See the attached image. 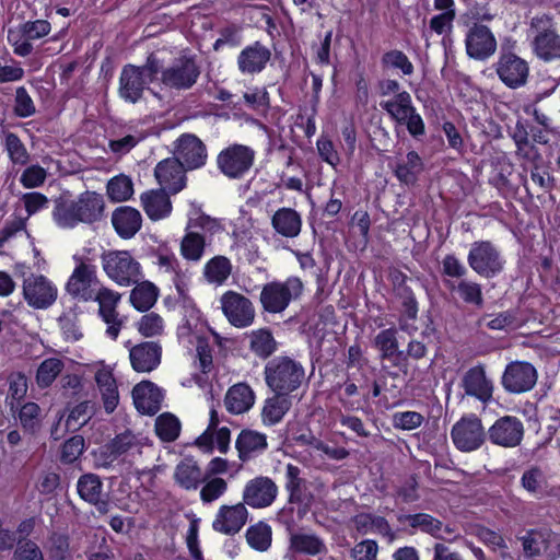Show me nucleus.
I'll return each mask as SVG.
<instances>
[{
    "label": "nucleus",
    "mask_w": 560,
    "mask_h": 560,
    "mask_svg": "<svg viewBox=\"0 0 560 560\" xmlns=\"http://www.w3.org/2000/svg\"><path fill=\"white\" fill-rule=\"evenodd\" d=\"M278 494V487L268 477H256L249 480L243 491V501L254 509L270 506Z\"/></svg>",
    "instance_id": "20"
},
{
    "label": "nucleus",
    "mask_w": 560,
    "mask_h": 560,
    "mask_svg": "<svg viewBox=\"0 0 560 560\" xmlns=\"http://www.w3.org/2000/svg\"><path fill=\"white\" fill-rule=\"evenodd\" d=\"M467 260L476 273L488 279L495 277L504 268L500 252L489 241L474 242Z\"/></svg>",
    "instance_id": "8"
},
{
    "label": "nucleus",
    "mask_w": 560,
    "mask_h": 560,
    "mask_svg": "<svg viewBox=\"0 0 560 560\" xmlns=\"http://www.w3.org/2000/svg\"><path fill=\"white\" fill-rule=\"evenodd\" d=\"M336 387L343 390L339 396V402L346 410L355 411L361 408L360 402L350 399L359 394V387L349 376L342 384L338 383Z\"/></svg>",
    "instance_id": "59"
},
{
    "label": "nucleus",
    "mask_w": 560,
    "mask_h": 560,
    "mask_svg": "<svg viewBox=\"0 0 560 560\" xmlns=\"http://www.w3.org/2000/svg\"><path fill=\"white\" fill-rule=\"evenodd\" d=\"M199 75L200 69L196 61L182 57L162 71L161 82L170 89L188 90L197 82Z\"/></svg>",
    "instance_id": "11"
},
{
    "label": "nucleus",
    "mask_w": 560,
    "mask_h": 560,
    "mask_svg": "<svg viewBox=\"0 0 560 560\" xmlns=\"http://www.w3.org/2000/svg\"><path fill=\"white\" fill-rule=\"evenodd\" d=\"M248 545L258 551H266L272 540L271 527L262 522L250 526L246 532Z\"/></svg>",
    "instance_id": "49"
},
{
    "label": "nucleus",
    "mask_w": 560,
    "mask_h": 560,
    "mask_svg": "<svg viewBox=\"0 0 560 560\" xmlns=\"http://www.w3.org/2000/svg\"><path fill=\"white\" fill-rule=\"evenodd\" d=\"M9 392L7 396V404L10 410L18 408L21 400L26 396L27 393V378L22 372L11 373L8 377Z\"/></svg>",
    "instance_id": "53"
},
{
    "label": "nucleus",
    "mask_w": 560,
    "mask_h": 560,
    "mask_svg": "<svg viewBox=\"0 0 560 560\" xmlns=\"http://www.w3.org/2000/svg\"><path fill=\"white\" fill-rule=\"evenodd\" d=\"M105 202L101 194L84 191L78 199L59 198L55 201L52 218L63 229H73L79 223L91 224L102 219Z\"/></svg>",
    "instance_id": "1"
},
{
    "label": "nucleus",
    "mask_w": 560,
    "mask_h": 560,
    "mask_svg": "<svg viewBox=\"0 0 560 560\" xmlns=\"http://www.w3.org/2000/svg\"><path fill=\"white\" fill-rule=\"evenodd\" d=\"M166 191L161 188L141 195V205L151 220H160L171 213L172 202Z\"/></svg>",
    "instance_id": "32"
},
{
    "label": "nucleus",
    "mask_w": 560,
    "mask_h": 560,
    "mask_svg": "<svg viewBox=\"0 0 560 560\" xmlns=\"http://www.w3.org/2000/svg\"><path fill=\"white\" fill-rule=\"evenodd\" d=\"M20 421L22 429L31 434L35 435L42 429L44 415L42 408L33 401L19 404L18 408L10 410Z\"/></svg>",
    "instance_id": "35"
},
{
    "label": "nucleus",
    "mask_w": 560,
    "mask_h": 560,
    "mask_svg": "<svg viewBox=\"0 0 560 560\" xmlns=\"http://www.w3.org/2000/svg\"><path fill=\"white\" fill-rule=\"evenodd\" d=\"M529 31L533 35L530 48L538 59L546 62L560 60V34L551 14L541 13L532 18Z\"/></svg>",
    "instance_id": "3"
},
{
    "label": "nucleus",
    "mask_w": 560,
    "mask_h": 560,
    "mask_svg": "<svg viewBox=\"0 0 560 560\" xmlns=\"http://www.w3.org/2000/svg\"><path fill=\"white\" fill-rule=\"evenodd\" d=\"M521 483L526 491L538 493L545 485V475L539 467H530L523 472Z\"/></svg>",
    "instance_id": "62"
},
{
    "label": "nucleus",
    "mask_w": 560,
    "mask_h": 560,
    "mask_svg": "<svg viewBox=\"0 0 560 560\" xmlns=\"http://www.w3.org/2000/svg\"><path fill=\"white\" fill-rule=\"evenodd\" d=\"M247 516L248 511L244 502L235 505H222L217 513L212 527L219 533L233 535L245 525Z\"/></svg>",
    "instance_id": "23"
},
{
    "label": "nucleus",
    "mask_w": 560,
    "mask_h": 560,
    "mask_svg": "<svg viewBox=\"0 0 560 560\" xmlns=\"http://www.w3.org/2000/svg\"><path fill=\"white\" fill-rule=\"evenodd\" d=\"M423 171V163L416 151L407 153L406 161L398 162L394 168L398 180L405 185H413Z\"/></svg>",
    "instance_id": "40"
},
{
    "label": "nucleus",
    "mask_w": 560,
    "mask_h": 560,
    "mask_svg": "<svg viewBox=\"0 0 560 560\" xmlns=\"http://www.w3.org/2000/svg\"><path fill=\"white\" fill-rule=\"evenodd\" d=\"M524 435L522 421L513 416H504L494 421L488 429V438L491 443L503 447L520 445Z\"/></svg>",
    "instance_id": "19"
},
{
    "label": "nucleus",
    "mask_w": 560,
    "mask_h": 560,
    "mask_svg": "<svg viewBox=\"0 0 560 560\" xmlns=\"http://www.w3.org/2000/svg\"><path fill=\"white\" fill-rule=\"evenodd\" d=\"M267 386L279 394L290 395L298 390L305 380V370L301 362L281 355L270 360L264 370Z\"/></svg>",
    "instance_id": "2"
},
{
    "label": "nucleus",
    "mask_w": 560,
    "mask_h": 560,
    "mask_svg": "<svg viewBox=\"0 0 560 560\" xmlns=\"http://www.w3.org/2000/svg\"><path fill=\"white\" fill-rule=\"evenodd\" d=\"M460 387L467 396L476 398L483 405L493 398V382L487 376L483 364H477L468 369L462 376Z\"/></svg>",
    "instance_id": "18"
},
{
    "label": "nucleus",
    "mask_w": 560,
    "mask_h": 560,
    "mask_svg": "<svg viewBox=\"0 0 560 560\" xmlns=\"http://www.w3.org/2000/svg\"><path fill=\"white\" fill-rule=\"evenodd\" d=\"M455 446L462 452L478 450L486 441V432L481 420L476 416L463 417L451 431Z\"/></svg>",
    "instance_id": "10"
},
{
    "label": "nucleus",
    "mask_w": 560,
    "mask_h": 560,
    "mask_svg": "<svg viewBox=\"0 0 560 560\" xmlns=\"http://www.w3.org/2000/svg\"><path fill=\"white\" fill-rule=\"evenodd\" d=\"M270 57V50L261 43L255 42L241 51L237 58V66L243 73H258L265 69Z\"/></svg>",
    "instance_id": "27"
},
{
    "label": "nucleus",
    "mask_w": 560,
    "mask_h": 560,
    "mask_svg": "<svg viewBox=\"0 0 560 560\" xmlns=\"http://www.w3.org/2000/svg\"><path fill=\"white\" fill-rule=\"evenodd\" d=\"M235 447L240 459L247 462L267 450V436L256 430L244 429L236 439Z\"/></svg>",
    "instance_id": "28"
},
{
    "label": "nucleus",
    "mask_w": 560,
    "mask_h": 560,
    "mask_svg": "<svg viewBox=\"0 0 560 560\" xmlns=\"http://www.w3.org/2000/svg\"><path fill=\"white\" fill-rule=\"evenodd\" d=\"M381 107L399 124L405 122L415 109L411 103V96L406 91L397 93L393 100L382 102Z\"/></svg>",
    "instance_id": "43"
},
{
    "label": "nucleus",
    "mask_w": 560,
    "mask_h": 560,
    "mask_svg": "<svg viewBox=\"0 0 560 560\" xmlns=\"http://www.w3.org/2000/svg\"><path fill=\"white\" fill-rule=\"evenodd\" d=\"M136 408L147 415H154L160 410L163 400L161 389L150 381H142L132 389Z\"/></svg>",
    "instance_id": "26"
},
{
    "label": "nucleus",
    "mask_w": 560,
    "mask_h": 560,
    "mask_svg": "<svg viewBox=\"0 0 560 560\" xmlns=\"http://www.w3.org/2000/svg\"><path fill=\"white\" fill-rule=\"evenodd\" d=\"M271 225L277 233L284 237H295L300 234L302 219L298 211L292 208H281L275 212Z\"/></svg>",
    "instance_id": "34"
},
{
    "label": "nucleus",
    "mask_w": 560,
    "mask_h": 560,
    "mask_svg": "<svg viewBox=\"0 0 560 560\" xmlns=\"http://www.w3.org/2000/svg\"><path fill=\"white\" fill-rule=\"evenodd\" d=\"M163 319L156 313H148L138 323V330L144 337H154L163 332Z\"/></svg>",
    "instance_id": "57"
},
{
    "label": "nucleus",
    "mask_w": 560,
    "mask_h": 560,
    "mask_svg": "<svg viewBox=\"0 0 560 560\" xmlns=\"http://www.w3.org/2000/svg\"><path fill=\"white\" fill-rule=\"evenodd\" d=\"M494 67L498 77L508 88L517 89L527 82L528 63L514 52L502 51Z\"/></svg>",
    "instance_id": "13"
},
{
    "label": "nucleus",
    "mask_w": 560,
    "mask_h": 560,
    "mask_svg": "<svg viewBox=\"0 0 560 560\" xmlns=\"http://www.w3.org/2000/svg\"><path fill=\"white\" fill-rule=\"evenodd\" d=\"M292 407V397L287 394L273 393L265 400L261 409V421L265 425L279 423Z\"/></svg>",
    "instance_id": "33"
},
{
    "label": "nucleus",
    "mask_w": 560,
    "mask_h": 560,
    "mask_svg": "<svg viewBox=\"0 0 560 560\" xmlns=\"http://www.w3.org/2000/svg\"><path fill=\"white\" fill-rule=\"evenodd\" d=\"M550 533L532 529L521 537L525 557L535 558L548 551Z\"/></svg>",
    "instance_id": "44"
},
{
    "label": "nucleus",
    "mask_w": 560,
    "mask_h": 560,
    "mask_svg": "<svg viewBox=\"0 0 560 560\" xmlns=\"http://www.w3.org/2000/svg\"><path fill=\"white\" fill-rule=\"evenodd\" d=\"M23 296L31 307L45 310L56 302L58 289L45 276L31 273L23 281Z\"/></svg>",
    "instance_id": "9"
},
{
    "label": "nucleus",
    "mask_w": 560,
    "mask_h": 560,
    "mask_svg": "<svg viewBox=\"0 0 560 560\" xmlns=\"http://www.w3.org/2000/svg\"><path fill=\"white\" fill-rule=\"evenodd\" d=\"M220 301L225 317L234 327L245 328L254 323V305L252 301L243 294L228 291L221 296Z\"/></svg>",
    "instance_id": "12"
},
{
    "label": "nucleus",
    "mask_w": 560,
    "mask_h": 560,
    "mask_svg": "<svg viewBox=\"0 0 560 560\" xmlns=\"http://www.w3.org/2000/svg\"><path fill=\"white\" fill-rule=\"evenodd\" d=\"M303 282L298 277H290L285 281H272L262 287L260 303L267 313L283 312L291 301L298 299L303 292Z\"/></svg>",
    "instance_id": "5"
},
{
    "label": "nucleus",
    "mask_w": 560,
    "mask_h": 560,
    "mask_svg": "<svg viewBox=\"0 0 560 560\" xmlns=\"http://www.w3.org/2000/svg\"><path fill=\"white\" fill-rule=\"evenodd\" d=\"M397 520L400 524H407L413 529H420L436 539H446V537L442 535L443 523L430 514L417 513L399 515Z\"/></svg>",
    "instance_id": "37"
},
{
    "label": "nucleus",
    "mask_w": 560,
    "mask_h": 560,
    "mask_svg": "<svg viewBox=\"0 0 560 560\" xmlns=\"http://www.w3.org/2000/svg\"><path fill=\"white\" fill-rule=\"evenodd\" d=\"M101 262L105 275L117 285L130 287L142 278L141 265L129 250H105Z\"/></svg>",
    "instance_id": "4"
},
{
    "label": "nucleus",
    "mask_w": 560,
    "mask_h": 560,
    "mask_svg": "<svg viewBox=\"0 0 560 560\" xmlns=\"http://www.w3.org/2000/svg\"><path fill=\"white\" fill-rule=\"evenodd\" d=\"M423 422V416L416 411L397 412L393 416V424L396 429L413 430Z\"/></svg>",
    "instance_id": "64"
},
{
    "label": "nucleus",
    "mask_w": 560,
    "mask_h": 560,
    "mask_svg": "<svg viewBox=\"0 0 560 560\" xmlns=\"http://www.w3.org/2000/svg\"><path fill=\"white\" fill-rule=\"evenodd\" d=\"M4 144L9 158L14 164L24 165L28 161V153L15 133L8 132L4 136Z\"/></svg>",
    "instance_id": "56"
},
{
    "label": "nucleus",
    "mask_w": 560,
    "mask_h": 560,
    "mask_svg": "<svg viewBox=\"0 0 560 560\" xmlns=\"http://www.w3.org/2000/svg\"><path fill=\"white\" fill-rule=\"evenodd\" d=\"M255 402V394L246 383H237L229 388L224 404L226 410L234 415L248 411Z\"/></svg>",
    "instance_id": "31"
},
{
    "label": "nucleus",
    "mask_w": 560,
    "mask_h": 560,
    "mask_svg": "<svg viewBox=\"0 0 560 560\" xmlns=\"http://www.w3.org/2000/svg\"><path fill=\"white\" fill-rule=\"evenodd\" d=\"M374 346L380 351V357L383 360L393 361L402 355V351L399 350L397 330L395 328L381 330L374 338Z\"/></svg>",
    "instance_id": "41"
},
{
    "label": "nucleus",
    "mask_w": 560,
    "mask_h": 560,
    "mask_svg": "<svg viewBox=\"0 0 560 560\" xmlns=\"http://www.w3.org/2000/svg\"><path fill=\"white\" fill-rule=\"evenodd\" d=\"M467 55L476 60H486L497 50V39L491 30L480 23H474L466 34Z\"/></svg>",
    "instance_id": "16"
},
{
    "label": "nucleus",
    "mask_w": 560,
    "mask_h": 560,
    "mask_svg": "<svg viewBox=\"0 0 560 560\" xmlns=\"http://www.w3.org/2000/svg\"><path fill=\"white\" fill-rule=\"evenodd\" d=\"M73 259L77 265L66 283V291L75 300L92 301L101 285L96 266L80 256H74Z\"/></svg>",
    "instance_id": "6"
},
{
    "label": "nucleus",
    "mask_w": 560,
    "mask_h": 560,
    "mask_svg": "<svg viewBox=\"0 0 560 560\" xmlns=\"http://www.w3.org/2000/svg\"><path fill=\"white\" fill-rule=\"evenodd\" d=\"M175 481L186 490H195L205 480L200 467L191 458H184L174 471Z\"/></svg>",
    "instance_id": "38"
},
{
    "label": "nucleus",
    "mask_w": 560,
    "mask_h": 560,
    "mask_svg": "<svg viewBox=\"0 0 560 560\" xmlns=\"http://www.w3.org/2000/svg\"><path fill=\"white\" fill-rule=\"evenodd\" d=\"M378 544L373 539H363L355 544L350 550L353 560H376Z\"/></svg>",
    "instance_id": "63"
},
{
    "label": "nucleus",
    "mask_w": 560,
    "mask_h": 560,
    "mask_svg": "<svg viewBox=\"0 0 560 560\" xmlns=\"http://www.w3.org/2000/svg\"><path fill=\"white\" fill-rule=\"evenodd\" d=\"M446 287L451 291H456L459 298L468 304H471L476 307H481L483 305V295L481 285L474 281L460 280L457 284L453 281H445Z\"/></svg>",
    "instance_id": "46"
},
{
    "label": "nucleus",
    "mask_w": 560,
    "mask_h": 560,
    "mask_svg": "<svg viewBox=\"0 0 560 560\" xmlns=\"http://www.w3.org/2000/svg\"><path fill=\"white\" fill-rule=\"evenodd\" d=\"M249 350L260 359H268L277 351V341L268 328L253 330L249 335Z\"/></svg>",
    "instance_id": "39"
},
{
    "label": "nucleus",
    "mask_w": 560,
    "mask_h": 560,
    "mask_svg": "<svg viewBox=\"0 0 560 560\" xmlns=\"http://www.w3.org/2000/svg\"><path fill=\"white\" fill-rule=\"evenodd\" d=\"M109 442L112 450L119 457L126 455L136 459L137 456H142L147 451H151V445L147 439L133 434L130 430L117 434Z\"/></svg>",
    "instance_id": "29"
},
{
    "label": "nucleus",
    "mask_w": 560,
    "mask_h": 560,
    "mask_svg": "<svg viewBox=\"0 0 560 560\" xmlns=\"http://www.w3.org/2000/svg\"><path fill=\"white\" fill-rule=\"evenodd\" d=\"M186 170H196L207 162V149L203 142L192 133L182 135L175 142V156Z\"/></svg>",
    "instance_id": "17"
},
{
    "label": "nucleus",
    "mask_w": 560,
    "mask_h": 560,
    "mask_svg": "<svg viewBox=\"0 0 560 560\" xmlns=\"http://www.w3.org/2000/svg\"><path fill=\"white\" fill-rule=\"evenodd\" d=\"M148 84L140 68L129 63L121 69L118 94L125 102L136 104L142 98Z\"/></svg>",
    "instance_id": "21"
},
{
    "label": "nucleus",
    "mask_w": 560,
    "mask_h": 560,
    "mask_svg": "<svg viewBox=\"0 0 560 560\" xmlns=\"http://www.w3.org/2000/svg\"><path fill=\"white\" fill-rule=\"evenodd\" d=\"M94 415V404L89 400L75 405L67 418L66 425L70 430H78L89 422Z\"/></svg>",
    "instance_id": "55"
},
{
    "label": "nucleus",
    "mask_w": 560,
    "mask_h": 560,
    "mask_svg": "<svg viewBox=\"0 0 560 560\" xmlns=\"http://www.w3.org/2000/svg\"><path fill=\"white\" fill-rule=\"evenodd\" d=\"M162 348L153 341L141 342L129 351L131 366L135 371L151 372L161 363Z\"/></svg>",
    "instance_id": "24"
},
{
    "label": "nucleus",
    "mask_w": 560,
    "mask_h": 560,
    "mask_svg": "<svg viewBox=\"0 0 560 560\" xmlns=\"http://www.w3.org/2000/svg\"><path fill=\"white\" fill-rule=\"evenodd\" d=\"M133 194V184L130 177L121 174L107 183V195L110 200L121 202L128 200Z\"/></svg>",
    "instance_id": "54"
},
{
    "label": "nucleus",
    "mask_w": 560,
    "mask_h": 560,
    "mask_svg": "<svg viewBox=\"0 0 560 560\" xmlns=\"http://www.w3.org/2000/svg\"><path fill=\"white\" fill-rule=\"evenodd\" d=\"M155 432L164 442L175 441L180 433V422L170 412L160 415L155 420Z\"/></svg>",
    "instance_id": "52"
},
{
    "label": "nucleus",
    "mask_w": 560,
    "mask_h": 560,
    "mask_svg": "<svg viewBox=\"0 0 560 560\" xmlns=\"http://www.w3.org/2000/svg\"><path fill=\"white\" fill-rule=\"evenodd\" d=\"M84 439L81 435H74L67 440L61 450V462L71 464L75 462L83 453Z\"/></svg>",
    "instance_id": "61"
},
{
    "label": "nucleus",
    "mask_w": 560,
    "mask_h": 560,
    "mask_svg": "<svg viewBox=\"0 0 560 560\" xmlns=\"http://www.w3.org/2000/svg\"><path fill=\"white\" fill-rule=\"evenodd\" d=\"M206 240L197 232H188L182 238L180 254L189 261H199L205 253Z\"/></svg>",
    "instance_id": "48"
},
{
    "label": "nucleus",
    "mask_w": 560,
    "mask_h": 560,
    "mask_svg": "<svg viewBox=\"0 0 560 560\" xmlns=\"http://www.w3.org/2000/svg\"><path fill=\"white\" fill-rule=\"evenodd\" d=\"M255 151L244 144H231L217 156V166L230 179H240L252 168Z\"/></svg>",
    "instance_id": "7"
},
{
    "label": "nucleus",
    "mask_w": 560,
    "mask_h": 560,
    "mask_svg": "<svg viewBox=\"0 0 560 560\" xmlns=\"http://www.w3.org/2000/svg\"><path fill=\"white\" fill-rule=\"evenodd\" d=\"M94 380L105 412L107 415L113 413L119 404V392L112 370L108 366L102 365L96 370Z\"/></svg>",
    "instance_id": "25"
},
{
    "label": "nucleus",
    "mask_w": 560,
    "mask_h": 560,
    "mask_svg": "<svg viewBox=\"0 0 560 560\" xmlns=\"http://www.w3.org/2000/svg\"><path fill=\"white\" fill-rule=\"evenodd\" d=\"M185 171L179 160L167 158L158 163L154 176L161 188L171 194H177L186 186Z\"/></svg>",
    "instance_id": "22"
},
{
    "label": "nucleus",
    "mask_w": 560,
    "mask_h": 560,
    "mask_svg": "<svg viewBox=\"0 0 560 560\" xmlns=\"http://www.w3.org/2000/svg\"><path fill=\"white\" fill-rule=\"evenodd\" d=\"M290 550L306 556H318L327 552L324 540L315 534L293 533L290 535Z\"/></svg>",
    "instance_id": "36"
},
{
    "label": "nucleus",
    "mask_w": 560,
    "mask_h": 560,
    "mask_svg": "<svg viewBox=\"0 0 560 560\" xmlns=\"http://www.w3.org/2000/svg\"><path fill=\"white\" fill-rule=\"evenodd\" d=\"M382 63L385 67L400 69L401 72L406 75H409L413 72V66L409 61L408 57L400 50H390L385 52L382 57Z\"/></svg>",
    "instance_id": "58"
},
{
    "label": "nucleus",
    "mask_w": 560,
    "mask_h": 560,
    "mask_svg": "<svg viewBox=\"0 0 560 560\" xmlns=\"http://www.w3.org/2000/svg\"><path fill=\"white\" fill-rule=\"evenodd\" d=\"M136 284L130 293V302L138 311L145 312L156 302L158 289L149 281Z\"/></svg>",
    "instance_id": "45"
},
{
    "label": "nucleus",
    "mask_w": 560,
    "mask_h": 560,
    "mask_svg": "<svg viewBox=\"0 0 560 560\" xmlns=\"http://www.w3.org/2000/svg\"><path fill=\"white\" fill-rule=\"evenodd\" d=\"M112 223L121 238L129 240L141 229L142 217L135 208L119 207L112 214Z\"/></svg>",
    "instance_id": "30"
},
{
    "label": "nucleus",
    "mask_w": 560,
    "mask_h": 560,
    "mask_svg": "<svg viewBox=\"0 0 560 560\" xmlns=\"http://www.w3.org/2000/svg\"><path fill=\"white\" fill-rule=\"evenodd\" d=\"M228 489L224 479L215 477L210 479L200 490V499L203 503H211L218 500Z\"/></svg>",
    "instance_id": "60"
},
{
    "label": "nucleus",
    "mask_w": 560,
    "mask_h": 560,
    "mask_svg": "<svg viewBox=\"0 0 560 560\" xmlns=\"http://www.w3.org/2000/svg\"><path fill=\"white\" fill-rule=\"evenodd\" d=\"M121 299V294L104 285L95 291L93 300L98 303V315L107 324L106 334L116 339L122 326V320L116 307Z\"/></svg>",
    "instance_id": "15"
},
{
    "label": "nucleus",
    "mask_w": 560,
    "mask_h": 560,
    "mask_svg": "<svg viewBox=\"0 0 560 560\" xmlns=\"http://www.w3.org/2000/svg\"><path fill=\"white\" fill-rule=\"evenodd\" d=\"M65 364L60 359L48 358L44 360L36 372V383L40 388L49 387L63 370Z\"/></svg>",
    "instance_id": "50"
},
{
    "label": "nucleus",
    "mask_w": 560,
    "mask_h": 560,
    "mask_svg": "<svg viewBox=\"0 0 560 560\" xmlns=\"http://www.w3.org/2000/svg\"><path fill=\"white\" fill-rule=\"evenodd\" d=\"M285 489L289 492L291 503H305V480L301 477V469L292 464L287 465L285 469Z\"/></svg>",
    "instance_id": "47"
},
{
    "label": "nucleus",
    "mask_w": 560,
    "mask_h": 560,
    "mask_svg": "<svg viewBox=\"0 0 560 560\" xmlns=\"http://www.w3.org/2000/svg\"><path fill=\"white\" fill-rule=\"evenodd\" d=\"M102 488L103 483L95 474L81 476L77 483L79 495L89 503L98 501V498L102 497Z\"/></svg>",
    "instance_id": "51"
},
{
    "label": "nucleus",
    "mask_w": 560,
    "mask_h": 560,
    "mask_svg": "<svg viewBox=\"0 0 560 560\" xmlns=\"http://www.w3.org/2000/svg\"><path fill=\"white\" fill-rule=\"evenodd\" d=\"M538 374L533 364L514 361L505 366L502 375V386L511 394H522L530 390L537 383Z\"/></svg>",
    "instance_id": "14"
},
{
    "label": "nucleus",
    "mask_w": 560,
    "mask_h": 560,
    "mask_svg": "<svg viewBox=\"0 0 560 560\" xmlns=\"http://www.w3.org/2000/svg\"><path fill=\"white\" fill-rule=\"evenodd\" d=\"M232 272V264L225 256L211 258L203 268V276L209 283L223 284Z\"/></svg>",
    "instance_id": "42"
}]
</instances>
